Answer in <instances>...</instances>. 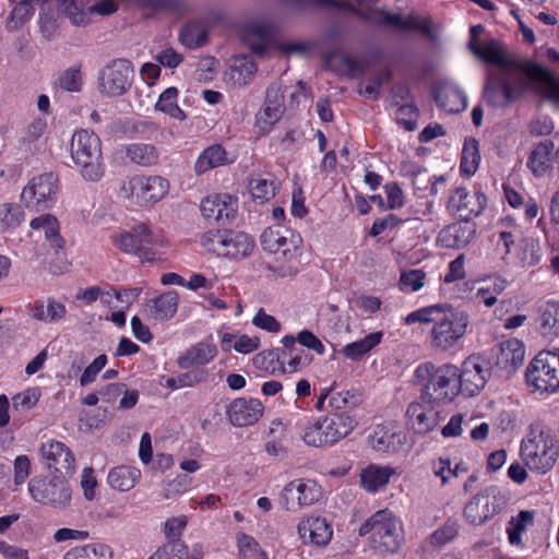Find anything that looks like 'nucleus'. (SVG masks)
Returning <instances> with one entry per match:
<instances>
[{"label": "nucleus", "mask_w": 559, "mask_h": 559, "mask_svg": "<svg viewBox=\"0 0 559 559\" xmlns=\"http://www.w3.org/2000/svg\"><path fill=\"white\" fill-rule=\"evenodd\" d=\"M493 64L499 67L495 73L497 83L491 86V98L496 103L503 105L520 98L530 79L537 95L559 104V76L551 71L533 64L524 72L497 41L491 40V66Z\"/></svg>", "instance_id": "f257e3e1"}, {"label": "nucleus", "mask_w": 559, "mask_h": 559, "mask_svg": "<svg viewBox=\"0 0 559 559\" xmlns=\"http://www.w3.org/2000/svg\"><path fill=\"white\" fill-rule=\"evenodd\" d=\"M111 243L127 254H134L142 264H154L164 260V249L170 240L162 229L138 224L131 230L120 229L110 236Z\"/></svg>", "instance_id": "f03ea898"}, {"label": "nucleus", "mask_w": 559, "mask_h": 559, "mask_svg": "<svg viewBox=\"0 0 559 559\" xmlns=\"http://www.w3.org/2000/svg\"><path fill=\"white\" fill-rule=\"evenodd\" d=\"M520 455L528 469L546 474L559 457V440L550 427L533 423L521 441Z\"/></svg>", "instance_id": "7ed1b4c3"}, {"label": "nucleus", "mask_w": 559, "mask_h": 559, "mask_svg": "<svg viewBox=\"0 0 559 559\" xmlns=\"http://www.w3.org/2000/svg\"><path fill=\"white\" fill-rule=\"evenodd\" d=\"M459 367L452 364L436 366L424 362L415 369V380L421 386V401L426 403H449L459 394Z\"/></svg>", "instance_id": "20e7f679"}, {"label": "nucleus", "mask_w": 559, "mask_h": 559, "mask_svg": "<svg viewBox=\"0 0 559 559\" xmlns=\"http://www.w3.org/2000/svg\"><path fill=\"white\" fill-rule=\"evenodd\" d=\"M260 238L262 248L274 254L276 261L282 263L277 267L281 276H293L298 273L302 238L297 231L275 225L264 229Z\"/></svg>", "instance_id": "39448f33"}, {"label": "nucleus", "mask_w": 559, "mask_h": 559, "mask_svg": "<svg viewBox=\"0 0 559 559\" xmlns=\"http://www.w3.org/2000/svg\"><path fill=\"white\" fill-rule=\"evenodd\" d=\"M357 425L355 416L345 412L333 413L305 423L300 430V437L309 447H333L349 436Z\"/></svg>", "instance_id": "423d86ee"}, {"label": "nucleus", "mask_w": 559, "mask_h": 559, "mask_svg": "<svg viewBox=\"0 0 559 559\" xmlns=\"http://www.w3.org/2000/svg\"><path fill=\"white\" fill-rule=\"evenodd\" d=\"M70 156L84 181L98 182L105 176L102 141L96 133L86 129L75 131L70 143Z\"/></svg>", "instance_id": "0eeeda50"}, {"label": "nucleus", "mask_w": 559, "mask_h": 559, "mask_svg": "<svg viewBox=\"0 0 559 559\" xmlns=\"http://www.w3.org/2000/svg\"><path fill=\"white\" fill-rule=\"evenodd\" d=\"M359 534H370V545L380 555L393 554L403 542V524L391 511L380 510L360 526Z\"/></svg>", "instance_id": "6e6552de"}, {"label": "nucleus", "mask_w": 559, "mask_h": 559, "mask_svg": "<svg viewBox=\"0 0 559 559\" xmlns=\"http://www.w3.org/2000/svg\"><path fill=\"white\" fill-rule=\"evenodd\" d=\"M169 181L158 175H135L124 179L118 189V198L140 207L153 206L169 193Z\"/></svg>", "instance_id": "1a4fd4ad"}, {"label": "nucleus", "mask_w": 559, "mask_h": 559, "mask_svg": "<svg viewBox=\"0 0 559 559\" xmlns=\"http://www.w3.org/2000/svg\"><path fill=\"white\" fill-rule=\"evenodd\" d=\"M200 245L217 257L241 259L252 252L254 240L246 233L214 229L201 236Z\"/></svg>", "instance_id": "9d476101"}, {"label": "nucleus", "mask_w": 559, "mask_h": 559, "mask_svg": "<svg viewBox=\"0 0 559 559\" xmlns=\"http://www.w3.org/2000/svg\"><path fill=\"white\" fill-rule=\"evenodd\" d=\"M525 383L535 393H556L559 391V354L540 352L525 370Z\"/></svg>", "instance_id": "9b49d317"}, {"label": "nucleus", "mask_w": 559, "mask_h": 559, "mask_svg": "<svg viewBox=\"0 0 559 559\" xmlns=\"http://www.w3.org/2000/svg\"><path fill=\"white\" fill-rule=\"evenodd\" d=\"M377 0H357L358 13L368 22L395 31L417 29L427 36H432V23L423 16L408 15L403 16L399 13H391L381 9H373Z\"/></svg>", "instance_id": "f8f14e48"}, {"label": "nucleus", "mask_w": 559, "mask_h": 559, "mask_svg": "<svg viewBox=\"0 0 559 559\" xmlns=\"http://www.w3.org/2000/svg\"><path fill=\"white\" fill-rule=\"evenodd\" d=\"M467 325L468 319L463 312L444 305L430 332L431 346L439 350L451 349L463 338Z\"/></svg>", "instance_id": "ddd939ff"}, {"label": "nucleus", "mask_w": 559, "mask_h": 559, "mask_svg": "<svg viewBox=\"0 0 559 559\" xmlns=\"http://www.w3.org/2000/svg\"><path fill=\"white\" fill-rule=\"evenodd\" d=\"M59 180L52 173H44L28 180L21 192L22 204L32 211H46L57 203Z\"/></svg>", "instance_id": "4468645a"}, {"label": "nucleus", "mask_w": 559, "mask_h": 559, "mask_svg": "<svg viewBox=\"0 0 559 559\" xmlns=\"http://www.w3.org/2000/svg\"><path fill=\"white\" fill-rule=\"evenodd\" d=\"M28 492L35 502L53 509L67 508L72 499L68 478L57 475L32 478L28 483Z\"/></svg>", "instance_id": "2eb2a0df"}, {"label": "nucleus", "mask_w": 559, "mask_h": 559, "mask_svg": "<svg viewBox=\"0 0 559 559\" xmlns=\"http://www.w3.org/2000/svg\"><path fill=\"white\" fill-rule=\"evenodd\" d=\"M524 359L525 346L520 340L501 341L491 353V374L508 380L522 367Z\"/></svg>", "instance_id": "dca6fc26"}, {"label": "nucleus", "mask_w": 559, "mask_h": 559, "mask_svg": "<svg viewBox=\"0 0 559 559\" xmlns=\"http://www.w3.org/2000/svg\"><path fill=\"white\" fill-rule=\"evenodd\" d=\"M38 452L43 465L53 475L69 478L75 474V455L66 443L50 439L40 444Z\"/></svg>", "instance_id": "f3484780"}, {"label": "nucleus", "mask_w": 559, "mask_h": 559, "mask_svg": "<svg viewBox=\"0 0 559 559\" xmlns=\"http://www.w3.org/2000/svg\"><path fill=\"white\" fill-rule=\"evenodd\" d=\"M322 497L321 486L313 479L300 478L288 483L282 490L280 503L290 512L311 506Z\"/></svg>", "instance_id": "a211bd4d"}, {"label": "nucleus", "mask_w": 559, "mask_h": 559, "mask_svg": "<svg viewBox=\"0 0 559 559\" xmlns=\"http://www.w3.org/2000/svg\"><path fill=\"white\" fill-rule=\"evenodd\" d=\"M133 69L126 59H117L106 66L99 74V91L107 96H120L131 86Z\"/></svg>", "instance_id": "6ab92c4d"}, {"label": "nucleus", "mask_w": 559, "mask_h": 559, "mask_svg": "<svg viewBox=\"0 0 559 559\" xmlns=\"http://www.w3.org/2000/svg\"><path fill=\"white\" fill-rule=\"evenodd\" d=\"M200 211L206 222L225 225L235 218L238 200L226 192L211 193L201 200Z\"/></svg>", "instance_id": "aec40b11"}, {"label": "nucleus", "mask_w": 559, "mask_h": 559, "mask_svg": "<svg viewBox=\"0 0 559 559\" xmlns=\"http://www.w3.org/2000/svg\"><path fill=\"white\" fill-rule=\"evenodd\" d=\"M284 95L278 88H270L266 92L264 104L255 114L254 132L259 136L269 134L284 114Z\"/></svg>", "instance_id": "412c9836"}, {"label": "nucleus", "mask_w": 559, "mask_h": 559, "mask_svg": "<svg viewBox=\"0 0 559 559\" xmlns=\"http://www.w3.org/2000/svg\"><path fill=\"white\" fill-rule=\"evenodd\" d=\"M487 360L479 355L468 356L459 368V388L469 396L478 394L486 385L485 365Z\"/></svg>", "instance_id": "4be33fe9"}, {"label": "nucleus", "mask_w": 559, "mask_h": 559, "mask_svg": "<svg viewBox=\"0 0 559 559\" xmlns=\"http://www.w3.org/2000/svg\"><path fill=\"white\" fill-rule=\"evenodd\" d=\"M264 406L258 399L239 397L231 401L226 409L230 424L235 427H247L259 421Z\"/></svg>", "instance_id": "5701e85b"}, {"label": "nucleus", "mask_w": 559, "mask_h": 559, "mask_svg": "<svg viewBox=\"0 0 559 559\" xmlns=\"http://www.w3.org/2000/svg\"><path fill=\"white\" fill-rule=\"evenodd\" d=\"M436 403L414 402L406 411L408 424L417 433H427L433 430L440 420L441 412Z\"/></svg>", "instance_id": "b1692460"}, {"label": "nucleus", "mask_w": 559, "mask_h": 559, "mask_svg": "<svg viewBox=\"0 0 559 559\" xmlns=\"http://www.w3.org/2000/svg\"><path fill=\"white\" fill-rule=\"evenodd\" d=\"M297 531L299 538L305 545L317 547L326 546L333 536V530L328 521L320 516H308L302 519Z\"/></svg>", "instance_id": "393cba45"}, {"label": "nucleus", "mask_w": 559, "mask_h": 559, "mask_svg": "<svg viewBox=\"0 0 559 559\" xmlns=\"http://www.w3.org/2000/svg\"><path fill=\"white\" fill-rule=\"evenodd\" d=\"M178 305V294L169 290L146 300L142 306V314L148 321L164 322L176 314Z\"/></svg>", "instance_id": "a878e982"}, {"label": "nucleus", "mask_w": 559, "mask_h": 559, "mask_svg": "<svg viewBox=\"0 0 559 559\" xmlns=\"http://www.w3.org/2000/svg\"><path fill=\"white\" fill-rule=\"evenodd\" d=\"M486 206V197L484 194H469L465 188L459 187L451 194L448 207L457 213L464 219L479 215Z\"/></svg>", "instance_id": "bb28decb"}, {"label": "nucleus", "mask_w": 559, "mask_h": 559, "mask_svg": "<svg viewBox=\"0 0 559 559\" xmlns=\"http://www.w3.org/2000/svg\"><path fill=\"white\" fill-rule=\"evenodd\" d=\"M372 450L381 453L396 452L404 443V435L395 427L378 425L368 438Z\"/></svg>", "instance_id": "cd10ccee"}, {"label": "nucleus", "mask_w": 559, "mask_h": 559, "mask_svg": "<svg viewBox=\"0 0 559 559\" xmlns=\"http://www.w3.org/2000/svg\"><path fill=\"white\" fill-rule=\"evenodd\" d=\"M440 108L449 114L460 112L467 107V97L460 87L451 82L440 84L435 92Z\"/></svg>", "instance_id": "c85d7f7f"}, {"label": "nucleus", "mask_w": 559, "mask_h": 559, "mask_svg": "<svg viewBox=\"0 0 559 559\" xmlns=\"http://www.w3.org/2000/svg\"><path fill=\"white\" fill-rule=\"evenodd\" d=\"M217 347L211 341L199 342L189 347L182 356L178 358V366L188 369L195 366L210 364L217 356Z\"/></svg>", "instance_id": "c756f323"}, {"label": "nucleus", "mask_w": 559, "mask_h": 559, "mask_svg": "<svg viewBox=\"0 0 559 559\" xmlns=\"http://www.w3.org/2000/svg\"><path fill=\"white\" fill-rule=\"evenodd\" d=\"M257 71L254 61L249 56H237L230 60L228 70L225 72V81L234 87L247 85Z\"/></svg>", "instance_id": "7c9ffc66"}, {"label": "nucleus", "mask_w": 559, "mask_h": 559, "mask_svg": "<svg viewBox=\"0 0 559 559\" xmlns=\"http://www.w3.org/2000/svg\"><path fill=\"white\" fill-rule=\"evenodd\" d=\"M395 469L389 465L369 464L360 471V485L368 492H377L385 487Z\"/></svg>", "instance_id": "2f4dec72"}, {"label": "nucleus", "mask_w": 559, "mask_h": 559, "mask_svg": "<svg viewBox=\"0 0 559 559\" xmlns=\"http://www.w3.org/2000/svg\"><path fill=\"white\" fill-rule=\"evenodd\" d=\"M473 226L467 222L455 223L443 228L438 236V242L444 248H462L472 239Z\"/></svg>", "instance_id": "473e14b6"}, {"label": "nucleus", "mask_w": 559, "mask_h": 559, "mask_svg": "<svg viewBox=\"0 0 559 559\" xmlns=\"http://www.w3.org/2000/svg\"><path fill=\"white\" fill-rule=\"evenodd\" d=\"M141 478V471L134 466L120 465L111 468L107 483L111 489L127 492L135 487Z\"/></svg>", "instance_id": "72a5a7b5"}, {"label": "nucleus", "mask_w": 559, "mask_h": 559, "mask_svg": "<svg viewBox=\"0 0 559 559\" xmlns=\"http://www.w3.org/2000/svg\"><path fill=\"white\" fill-rule=\"evenodd\" d=\"M231 162L225 148L221 145H212L203 150L194 164L197 175H203L206 171L227 165Z\"/></svg>", "instance_id": "f704fd0d"}, {"label": "nucleus", "mask_w": 559, "mask_h": 559, "mask_svg": "<svg viewBox=\"0 0 559 559\" xmlns=\"http://www.w3.org/2000/svg\"><path fill=\"white\" fill-rule=\"evenodd\" d=\"M465 521L474 526L483 525L489 516V495L483 490L474 496L464 507Z\"/></svg>", "instance_id": "c9c22d12"}, {"label": "nucleus", "mask_w": 559, "mask_h": 559, "mask_svg": "<svg viewBox=\"0 0 559 559\" xmlns=\"http://www.w3.org/2000/svg\"><path fill=\"white\" fill-rule=\"evenodd\" d=\"M383 338V332L377 331L371 332L368 335H366L361 340H357L355 342L348 343L345 345L341 353L343 356H345L347 359L350 360H359L364 356H366L368 353H370L374 347H377Z\"/></svg>", "instance_id": "e433bc0d"}, {"label": "nucleus", "mask_w": 559, "mask_h": 559, "mask_svg": "<svg viewBox=\"0 0 559 559\" xmlns=\"http://www.w3.org/2000/svg\"><path fill=\"white\" fill-rule=\"evenodd\" d=\"M124 152L131 163L143 167L154 166L159 159L157 147L151 143H131L126 146Z\"/></svg>", "instance_id": "4c0bfd02"}, {"label": "nucleus", "mask_w": 559, "mask_h": 559, "mask_svg": "<svg viewBox=\"0 0 559 559\" xmlns=\"http://www.w3.org/2000/svg\"><path fill=\"white\" fill-rule=\"evenodd\" d=\"M554 147L555 146L551 141H545L537 144L531 153L527 167L535 176H545L546 173L550 169Z\"/></svg>", "instance_id": "58836bf2"}, {"label": "nucleus", "mask_w": 559, "mask_h": 559, "mask_svg": "<svg viewBox=\"0 0 559 559\" xmlns=\"http://www.w3.org/2000/svg\"><path fill=\"white\" fill-rule=\"evenodd\" d=\"M66 306L51 298L35 302L32 309V317L45 323L60 321L66 317Z\"/></svg>", "instance_id": "ea45409f"}, {"label": "nucleus", "mask_w": 559, "mask_h": 559, "mask_svg": "<svg viewBox=\"0 0 559 559\" xmlns=\"http://www.w3.org/2000/svg\"><path fill=\"white\" fill-rule=\"evenodd\" d=\"M539 330L548 338L559 336V302L549 301L539 308Z\"/></svg>", "instance_id": "a19ab883"}, {"label": "nucleus", "mask_w": 559, "mask_h": 559, "mask_svg": "<svg viewBox=\"0 0 559 559\" xmlns=\"http://www.w3.org/2000/svg\"><path fill=\"white\" fill-rule=\"evenodd\" d=\"M238 559H269V554L251 535L238 532L235 537Z\"/></svg>", "instance_id": "79ce46f5"}, {"label": "nucleus", "mask_w": 559, "mask_h": 559, "mask_svg": "<svg viewBox=\"0 0 559 559\" xmlns=\"http://www.w3.org/2000/svg\"><path fill=\"white\" fill-rule=\"evenodd\" d=\"M178 95L179 92L176 87L166 88L159 95L155 104V110L164 112L175 120L183 121L187 115L178 105Z\"/></svg>", "instance_id": "37998d69"}, {"label": "nucleus", "mask_w": 559, "mask_h": 559, "mask_svg": "<svg viewBox=\"0 0 559 559\" xmlns=\"http://www.w3.org/2000/svg\"><path fill=\"white\" fill-rule=\"evenodd\" d=\"M29 225L35 230H41L52 247H62V239L59 236V223L53 215L41 214L32 219Z\"/></svg>", "instance_id": "c03bdc74"}, {"label": "nucleus", "mask_w": 559, "mask_h": 559, "mask_svg": "<svg viewBox=\"0 0 559 559\" xmlns=\"http://www.w3.org/2000/svg\"><path fill=\"white\" fill-rule=\"evenodd\" d=\"M485 27L483 25H473L471 27V35L468 47L473 55L486 67L489 66V43L485 37Z\"/></svg>", "instance_id": "a18cd8bd"}, {"label": "nucleus", "mask_w": 559, "mask_h": 559, "mask_svg": "<svg viewBox=\"0 0 559 559\" xmlns=\"http://www.w3.org/2000/svg\"><path fill=\"white\" fill-rule=\"evenodd\" d=\"M480 162L478 142L475 139H466L462 150L461 171L465 175H474Z\"/></svg>", "instance_id": "49530a36"}, {"label": "nucleus", "mask_w": 559, "mask_h": 559, "mask_svg": "<svg viewBox=\"0 0 559 559\" xmlns=\"http://www.w3.org/2000/svg\"><path fill=\"white\" fill-rule=\"evenodd\" d=\"M427 275L421 269H409L401 272L399 288L409 294L420 290L426 285Z\"/></svg>", "instance_id": "de8ad7c7"}, {"label": "nucleus", "mask_w": 559, "mask_h": 559, "mask_svg": "<svg viewBox=\"0 0 559 559\" xmlns=\"http://www.w3.org/2000/svg\"><path fill=\"white\" fill-rule=\"evenodd\" d=\"M270 37V27L263 22L252 23L248 26L245 40L254 52H261Z\"/></svg>", "instance_id": "09e8293b"}, {"label": "nucleus", "mask_w": 559, "mask_h": 559, "mask_svg": "<svg viewBox=\"0 0 559 559\" xmlns=\"http://www.w3.org/2000/svg\"><path fill=\"white\" fill-rule=\"evenodd\" d=\"M532 511H521L516 516L511 518L507 528L508 538L511 545H520L521 534L526 530L527 524L533 523Z\"/></svg>", "instance_id": "8fccbe9b"}, {"label": "nucleus", "mask_w": 559, "mask_h": 559, "mask_svg": "<svg viewBox=\"0 0 559 559\" xmlns=\"http://www.w3.org/2000/svg\"><path fill=\"white\" fill-rule=\"evenodd\" d=\"M276 185L272 179L257 177L250 181V193L254 201L264 203L275 195Z\"/></svg>", "instance_id": "3c124183"}, {"label": "nucleus", "mask_w": 559, "mask_h": 559, "mask_svg": "<svg viewBox=\"0 0 559 559\" xmlns=\"http://www.w3.org/2000/svg\"><path fill=\"white\" fill-rule=\"evenodd\" d=\"M24 219L20 205L13 203L0 204V227L2 230L17 227Z\"/></svg>", "instance_id": "603ef678"}, {"label": "nucleus", "mask_w": 559, "mask_h": 559, "mask_svg": "<svg viewBox=\"0 0 559 559\" xmlns=\"http://www.w3.org/2000/svg\"><path fill=\"white\" fill-rule=\"evenodd\" d=\"M443 307L444 305H432L423 307L408 313L404 318V322L408 325L414 323H431L433 325L435 321L437 320V317L440 314Z\"/></svg>", "instance_id": "864d4df0"}, {"label": "nucleus", "mask_w": 559, "mask_h": 559, "mask_svg": "<svg viewBox=\"0 0 559 559\" xmlns=\"http://www.w3.org/2000/svg\"><path fill=\"white\" fill-rule=\"evenodd\" d=\"M40 396L38 388H28L12 397L13 407L20 413H26L36 406Z\"/></svg>", "instance_id": "5fc2aeb1"}, {"label": "nucleus", "mask_w": 559, "mask_h": 559, "mask_svg": "<svg viewBox=\"0 0 559 559\" xmlns=\"http://www.w3.org/2000/svg\"><path fill=\"white\" fill-rule=\"evenodd\" d=\"M58 85L67 92H80L83 86L81 69L72 67L64 70L58 79Z\"/></svg>", "instance_id": "6e6d98bb"}, {"label": "nucleus", "mask_w": 559, "mask_h": 559, "mask_svg": "<svg viewBox=\"0 0 559 559\" xmlns=\"http://www.w3.org/2000/svg\"><path fill=\"white\" fill-rule=\"evenodd\" d=\"M192 486V478L180 474L177 475L173 480L165 484L163 489V497L165 499H174L187 492Z\"/></svg>", "instance_id": "4d7b16f0"}, {"label": "nucleus", "mask_w": 559, "mask_h": 559, "mask_svg": "<svg viewBox=\"0 0 559 559\" xmlns=\"http://www.w3.org/2000/svg\"><path fill=\"white\" fill-rule=\"evenodd\" d=\"M148 559H189V550L183 544L168 543L154 551Z\"/></svg>", "instance_id": "13d9d810"}, {"label": "nucleus", "mask_w": 559, "mask_h": 559, "mask_svg": "<svg viewBox=\"0 0 559 559\" xmlns=\"http://www.w3.org/2000/svg\"><path fill=\"white\" fill-rule=\"evenodd\" d=\"M361 399L360 394L355 390H344L336 392L330 396L329 405L335 409L345 407H356L359 405Z\"/></svg>", "instance_id": "bf43d9fd"}, {"label": "nucleus", "mask_w": 559, "mask_h": 559, "mask_svg": "<svg viewBox=\"0 0 559 559\" xmlns=\"http://www.w3.org/2000/svg\"><path fill=\"white\" fill-rule=\"evenodd\" d=\"M459 528L456 522H447L430 535V543L435 546H443L457 536Z\"/></svg>", "instance_id": "052dcab7"}, {"label": "nucleus", "mask_w": 559, "mask_h": 559, "mask_svg": "<svg viewBox=\"0 0 559 559\" xmlns=\"http://www.w3.org/2000/svg\"><path fill=\"white\" fill-rule=\"evenodd\" d=\"M107 365V356L102 354L96 357L83 371L80 378V384L86 386L96 380L97 374Z\"/></svg>", "instance_id": "680f3d73"}, {"label": "nucleus", "mask_w": 559, "mask_h": 559, "mask_svg": "<svg viewBox=\"0 0 559 559\" xmlns=\"http://www.w3.org/2000/svg\"><path fill=\"white\" fill-rule=\"evenodd\" d=\"M483 281L473 280L464 283L465 292H468V298L478 302L489 306V289L487 286L480 285Z\"/></svg>", "instance_id": "e2e57ef3"}, {"label": "nucleus", "mask_w": 559, "mask_h": 559, "mask_svg": "<svg viewBox=\"0 0 559 559\" xmlns=\"http://www.w3.org/2000/svg\"><path fill=\"white\" fill-rule=\"evenodd\" d=\"M253 325L270 333H278L282 329L281 323L275 317L265 312L264 309L260 308L252 319Z\"/></svg>", "instance_id": "0e129e2a"}, {"label": "nucleus", "mask_w": 559, "mask_h": 559, "mask_svg": "<svg viewBox=\"0 0 559 559\" xmlns=\"http://www.w3.org/2000/svg\"><path fill=\"white\" fill-rule=\"evenodd\" d=\"M188 524L186 515H177L166 520L164 523V534L169 539L179 538Z\"/></svg>", "instance_id": "69168bd1"}, {"label": "nucleus", "mask_w": 559, "mask_h": 559, "mask_svg": "<svg viewBox=\"0 0 559 559\" xmlns=\"http://www.w3.org/2000/svg\"><path fill=\"white\" fill-rule=\"evenodd\" d=\"M34 14V9L28 0L19 2L10 14V23H14L13 27H17L28 21Z\"/></svg>", "instance_id": "338daca9"}, {"label": "nucleus", "mask_w": 559, "mask_h": 559, "mask_svg": "<svg viewBox=\"0 0 559 559\" xmlns=\"http://www.w3.org/2000/svg\"><path fill=\"white\" fill-rule=\"evenodd\" d=\"M80 484L84 498L88 501H92L96 496L97 487V479L92 467L87 466L83 468Z\"/></svg>", "instance_id": "774afa93"}]
</instances>
